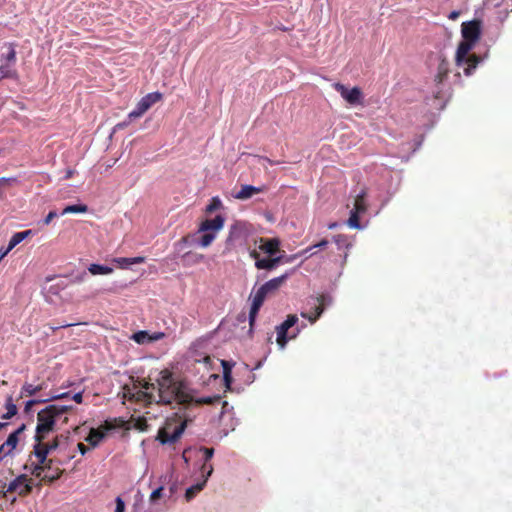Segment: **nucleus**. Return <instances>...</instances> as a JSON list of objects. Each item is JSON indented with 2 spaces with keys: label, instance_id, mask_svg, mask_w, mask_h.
<instances>
[{
  "label": "nucleus",
  "instance_id": "1",
  "mask_svg": "<svg viewBox=\"0 0 512 512\" xmlns=\"http://www.w3.org/2000/svg\"><path fill=\"white\" fill-rule=\"evenodd\" d=\"M182 382L176 381L173 373L164 369L160 371L157 378V392L158 400L152 393H146V397L150 401H155L157 404L172 406L174 403L181 406H188L192 402V397L188 395Z\"/></svg>",
  "mask_w": 512,
  "mask_h": 512
},
{
  "label": "nucleus",
  "instance_id": "2",
  "mask_svg": "<svg viewBox=\"0 0 512 512\" xmlns=\"http://www.w3.org/2000/svg\"><path fill=\"white\" fill-rule=\"evenodd\" d=\"M72 408L71 405L51 404L40 410L37 414L35 442L43 441L50 432L54 431L57 420Z\"/></svg>",
  "mask_w": 512,
  "mask_h": 512
},
{
  "label": "nucleus",
  "instance_id": "3",
  "mask_svg": "<svg viewBox=\"0 0 512 512\" xmlns=\"http://www.w3.org/2000/svg\"><path fill=\"white\" fill-rule=\"evenodd\" d=\"M252 234L253 226L249 222L243 220L235 221L229 228V233L225 240L224 253L230 252L238 246L246 245Z\"/></svg>",
  "mask_w": 512,
  "mask_h": 512
},
{
  "label": "nucleus",
  "instance_id": "4",
  "mask_svg": "<svg viewBox=\"0 0 512 512\" xmlns=\"http://www.w3.org/2000/svg\"><path fill=\"white\" fill-rule=\"evenodd\" d=\"M474 42L463 39L456 51L455 61L457 66H463L467 64V67L464 68V74L466 76H470L474 73L477 66L482 62V59L476 55H469V52L474 46Z\"/></svg>",
  "mask_w": 512,
  "mask_h": 512
},
{
  "label": "nucleus",
  "instance_id": "5",
  "mask_svg": "<svg viewBox=\"0 0 512 512\" xmlns=\"http://www.w3.org/2000/svg\"><path fill=\"white\" fill-rule=\"evenodd\" d=\"M186 428L187 421H183L174 427L172 424L167 423L165 427L158 430L156 440L162 445L174 444L181 438Z\"/></svg>",
  "mask_w": 512,
  "mask_h": 512
},
{
  "label": "nucleus",
  "instance_id": "6",
  "mask_svg": "<svg viewBox=\"0 0 512 512\" xmlns=\"http://www.w3.org/2000/svg\"><path fill=\"white\" fill-rule=\"evenodd\" d=\"M162 96L163 95L158 91L146 94L139 100L136 107L128 114V118L130 120H134L141 117L152 105L160 101Z\"/></svg>",
  "mask_w": 512,
  "mask_h": 512
},
{
  "label": "nucleus",
  "instance_id": "7",
  "mask_svg": "<svg viewBox=\"0 0 512 512\" xmlns=\"http://www.w3.org/2000/svg\"><path fill=\"white\" fill-rule=\"evenodd\" d=\"M312 300L313 306L311 307L310 311L302 312L301 316L308 319L310 323L313 324L322 315L325 306L332 303V297L329 294H322L319 297L313 298Z\"/></svg>",
  "mask_w": 512,
  "mask_h": 512
},
{
  "label": "nucleus",
  "instance_id": "8",
  "mask_svg": "<svg viewBox=\"0 0 512 512\" xmlns=\"http://www.w3.org/2000/svg\"><path fill=\"white\" fill-rule=\"evenodd\" d=\"M33 489L32 480L26 474H21L13 479L8 485L6 490H0L1 496H6L9 492H18L19 495H27Z\"/></svg>",
  "mask_w": 512,
  "mask_h": 512
},
{
  "label": "nucleus",
  "instance_id": "9",
  "mask_svg": "<svg viewBox=\"0 0 512 512\" xmlns=\"http://www.w3.org/2000/svg\"><path fill=\"white\" fill-rule=\"evenodd\" d=\"M49 454L50 452L44 447L43 441L35 442L33 446V455L37 458V461L32 462L29 466L32 475H38V472L42 470L40 466L50 460L48 458Z\"/></svg>",
  "mask_w": 512,
  "mask_h": 512
},
{
  "label": "nucleus",
  "instance_id": "10",
  "mask_svg": "<svg viewBox=\"0 0 512 512\" xmlns=\"http://www.w3.org/2000/svg\"><path fill=\"white\" fill-rule=\"evenodd\" d=\"M56 461L54 459H50L47 463L42 464L40 467L42 470L38 472V475H34L37 478H40L42 481L54 482L58 480L62 474L60 468L56 465Z\"/></svg>",
  "mask_w": 512,
  "mask_h": 512
},
{
  "label": "nucleus",
  "instance_id": "11",
  "mask_svg": "<svg viewBox=\"0 0 512 512\" xmlns=\"http://www.w3.org/2000/svg\"><path fill=\"white\" fill-rule=\"evenodd\" d=\"M334 88L349 104L356 105L361 103L363 94L359 87L349 89L345 85L337 82L334 84Z\"/></svg>",
  "mask_w": 512,
  "mask_h": 512
},
{
  "label": "nucleus",
  "instance_id": "12",
  "mask_svg": "<svg viewBox=\"0 0 512 512\" xmlns=\"http://www.w3.org/2000/svg\"><path fill=\"white\" fill-rule=\"evenodd\" d=\"M462 38L476 43L481 34V23L478 20H472L462 23Z\"/></svg>",
  "mask_w": 512,
  "mask_h": 512
},
{
  "label": "nucleus",
  "instance_id": "13",
  "mask_svg": "<svg viewBox=\"0 0 512 512\" xmlns=\"http://www.w3.org/2000/svg\"><path fill=\"white\" fill-rule=\"evenodd\" d=\"M225 217L221 214L216 215L214 218L205 219L201 222L198 232H214L220 231L224 227Z\"/></svg>",
  "mask_w": 512,
  "mask_h": 512
},
{
  "label": "nucleus",
  "instance_id": "14",
  "mask_svg": "<svg viewBox=\"0 0 512 512\" xmlns=\"http://www.w3.org/2000/svg\"><path fill=\"white\" fill-rule=\"evenodd\" d=\"M270 257L271 258L257 259V261L255 262V267L259 270L272 271L276 267H278V265L280 263L290 261V258H285V256H283V255L276 256V257L270 256Z\"/></svg>",
  "mask_w": 512,
  "mask_h": 512
},
{
  "label": "nucleus",
  "instance_id": "15",
  "mask_svg": "<svg viewBox=\"0 0 512 512\" xmlns=\"http://www.w3.org/2000/svg\"><path fill=\"white\" fill-rule=\"evenodd\" d=\"M305 327H306V324L304 322L300 326L297 325L295 332H293V334L290 337H288V329H286L281 324L279 326H277L276 327V331H277L276 341H277V344L279 345L280 349H284L288 340L295 338L300 333V331Z\"/></svg>",
  "mask_w": 512,
  "mask_h": 512
},
{
  "label": "nucleus",
  "instance_id": "16",
  "mask_svg": "<svg viewBox=\"0 0 512 512\" xmlns=\"http://www.w3.org/2000/svg\"><path fill=\"white\" fill-rule=\"evenodd\" d=\"M366 211V207L364 204L360 202V199L357 200L355 204V208L350 211V216L346 222V224L352 229H363V226L360 223L359 214Z\"/></svg>",
  "mask_w": 512,
  "mask_h": 512
},
{
  "label": "nucleus",
  "instance_id": "17",
  "mask_svg": "<svg viewBox=\"0 0 512 512\" xmlns=\"http://www.w3.org/2000/svg\"><path fill=\"white\" fill-rule=\"evenodd\" d=\"M264 189V186L257 187L254 185L245 184L241 186V189L236 194H234V198L238 200H247L250 199L253 195L263 192Z\"/></svg>",
  "mask_w": 512,
  "mask_h": 512
},
{
  "label": "nucleus",
  "instance_id": "18",
  "mask_svg": "<svg viewBox=\"0 0 512 512\" xmlns=\"http://www.w3.org/2000/svg\"><path fill=\"white\" fill-rule=\"evenodd\" d=\"M223 369V381L224 386L227 390H232L231 386L233 383L232 369L235 366V362L232 360H220Z\"/></svg>",
  "mask_w": 512,
  "mask_h": 512
},
{
  "label": "nucleus",
  "instance_id": "19",
  "mask_svg": "<svg viewBox=\"0 0 512 512\" xmlns=\"http://www.w3.org/2000/svg\"><path fill=\"white\" fill-rule=\"evenodd\" d=\"M261 242L262 245L260 249L269 256H274L280 246V240L278 238H261Z\"/></svg>",
  "mask_w": 512,
  "mask_h": 512
},
{
  "label": "nucleus",
  "instance_id": "20",
  "mask_svg": "<svg viewBox=\"0 0 512 512\" xmlns=\"http://www.w3.org/2000/svg\"><path fill=\"white\" fill-rule=\"evenodd\" d=\"M107 436L106 431H100L95 428H91L88 436L85 438L92 448H96L101 441H103Z\"/></svg>",
  "mask_w": 512,
  "mask_h": 512
},
{
  "label": "nucleus",
  "instance_id": "21",
  "mask_svg": "<svg viewBox=\"0 0 512 512\" xmlns=\"http://www.w3.org/2000/svg\"><path fill=\"white\" fill-rule=\"evenodd\" d=\"M437 73L435 75V81L437 83H441L443 79L447 76L449 72V62L442 58L441 56L437 57Z\"/></svg>",
  "mask_w": 512,
  "mask_h": 512
},
{
  "label": "nucleus",
  "instance_id": "22",
  "mask_svg": "<svg viewBox=\"0 0 512 512\" xmlns=\"http://www.w3.org/2000/svg\"><path fill=\"white\" fill-rule=\"evenodd\" d=\"M290 276L289 272H286L285 274L270 279L269 281L265 282L262 287L266 290L267 293L273 292L284 283V281Z\"/></svg>",
  "mask_w": 512,
  "mask_h": 512
},
{
  "label": "nucleus",
  "instance_id": "23",
  "mask_svg": "<svg viewBox=\"0 0 512 512\" xmlns=\"http://www.w3.org/2000/svg\"><path fill=\"white\" fill-rule=\"evenodd\" d=\"M5 409L6 412L1 416V419L3 420H10L17 414L18 408L16 404H14L12 396H7L5 400Z\"/></svg>",
  "mask_w": 512,
  "mask_h": 512
},
{
  "label": "nucleus",
  "instance_id": "24",
  "mask_svg": "<svg viewBox=\"0 0 512 512\" xmlns=\"http://www.w3.org/2000/svg\"><path fill=\"white\" fill-rule=\"evenodd\" d=\"M92 275H107L113 272V268L103 264L92 263L88 266Z\"/></svg>",
  "mask_w": 512,
  "mask_h": 512
},
{
  "label": "nucleus",
  "instance_id": "25",
  "mask_svg": "<svg viewBox=\"0 0 512 512\" xmlns=\"http://www.w3.org/2000/svg\"><path fill=\"white\" fill-rule=\"evenodd\" d=\"M18 442L19 438H17L16 434L10 433L5 442L0 447H4V450H6V454L13 456V451L17 447Z\"/></svg>",
  "mask_w": 512,
  "mask_h": 512
},
{
  "label": "nucleus",
  "instance_id": "26",
  "mask_svg": "<svg viewBox=\"0 0 512 512\" xmlns=\"http://www.w3.org/2000/svg\"><path fill=\"white\" fill-rule=\"evenodd\" d=\"M204 234L198 239H192L191 242L196 245L206 248L208 247L216 238V234L214 232H203Z\"/></svg>",
  "mask_w": 512,
  "mask_h": 512
},
{
  "label": "nucleus",
  "instance_id": "27",
  "mask_svg": "<svg viewBox=\"0 0 512 512\" xmlns=\"http://www.w3.org/2000/svg\"><path fill=\"white\" fill-rule=\"evenodd\" d=\"M206 485V480H202L200 482H197L196 484L188 487L185 492V499L187 501H191L197 493H199Z\"/></svg>",
  "mask_w": 512,
  "mask_h": 512
},
{
  "label": "nucleus",
  "instance_id": "28",
  "mask_svg": "<svg viewBox=\"0 0 512 512\" xmlns=\"http://www.w3.org/2000/svg\"><path fill=\"white\" fill-rule=\"evenodd\" d=\"M88 211V206L86 204L78 203L67 205L61 212L60 215L65 214H81L86 213Z\"/></svg>",
  "mask_w": 512,
  "mask_h": 512
},
{
  "label": "nucleus",
  "instance_id": "29",
  "mask_svg": "<svg viewBox=\"0 0 512 512\" xmlns=\"http://www.w3.org/2000/svg\"><path fill=\"white\" fill-rule=\"evenodd\" d=\"M260 308H261L260 305H257L254 303L251 304L249 315H248L249 330L247 333H248L249 337H251L253 334V327H254V324H255V321H256V318H257Z\"/></svg>",
  "mask_w": 512,
  "mask_h": 512
},
{
  "label": "nucleus",
  "instance_id": "30",
  "mask_svg": "<svg viewBox=\"0 0 512 512\" xmlns=\"http://www.w3.org/2000/svg\"><path fill=\"white\" fill-rule=\"evenodd\" d=\"M131 339L137 344L150 343V333L146 330H140L132 334Z\"/></svg>",
  "mask_w": 512,
  "mask_h": 512
},
{
  "label": "nucleus",
  "instance_id": "31",
  "mask_svg": "<svg viewBox=\"0 0 512 512\" xmlns=\"http://www.w3.org/2000/svg\"><path fill=\"white\" fill-rule=\"evenodd\" d=\"M333 241L335 242L339 250L349 249L351 247V243H349L348 237L346 235H335L333 237Z\"/></svg>",
  "mask_w": 512,
  "mask_h": 512
},
{
  "label": "nucleus",
  "instance_id": "32",
  "mask_svg": "<svg viewBox=\"0 0 512 512\" xmlns=\"http://www.w3.org/2000/svg\"><path fill=\"white\" fill-rule=\"evenodd\" d=\"M268 294L261 285L253 295L252 303L262 306Z\"/></svg>",
  "mask_w": 512,
  "mask_h": 512
},
{
  "label": "nucleus",
  "instance_id": "33",
  "mask_svg": "<svg viewBox=\"0 0 512 512\" xmlns=\"http://www.w3.org/2000/svg\"><path fill=\"white\" fill-rule=\"evenodd\" d=\"M16 77V70L12 69L9 65L0 66V80L6 78L15 79Z\"/></svg>",
  "mask_w": 512,
  "mask_h": 512
},
{
  "label": "nucleus",
  "instance_id": "34",
  "mask_svg": "<svg viewBox=\"0 0 512 512\" xmlns=\"http://www.w3.org/2000/svg\"><path fill=\"white\" fill-rule=\"evenodd\" d=\"M67 439L68 437L63 435L56 436L50 443H44V447L51 453L59 448L63 440Z\"/></svg>",
  "mask_w": 512,
  "mask_h": 512
},
{
  "label": "nucleus",
  "instance_id": "35",
  "mask_svg": "<svg viewBox=\"0 0 512 512\" xmlns=\"http://www.w3.org/2000/svg\"><path fill=\"white\" fill-rule=\"evenodd\" d=\"M42 389L41 385L34 386L30 383H25L21 388V395L26 394L28 396L36 395Z\"/></svg>",
  "mask_w": 512,
  "mask_h": 512
},
{
  "label": "nucleus",
  "instance_id": "36",
  "mask_svg": "<svg viewBox=\"0 0 512 512\" xmlns=\"http://www.w3.org/2000/svg\"><path fill=\"white\" fill-rule=\"evenodd\" d=\"M222 208V201L218 196L212 197L209 204L206 206V213H213Z\"/></svg>",
  "mask_w": 512,
  "mask_h": 512
},
{
  "label": "nucleus",
  "instance_id": "37",
  "mask_svg": "<svg viewBox=\"0 0 512 512\" xmlns=\"http://www.w3.org/2000/svg\"><path fill=\"white\" fill-rule=\"evenodd\" d=\"M47 402H48L47 399H30L25 402L24 412L26 414H29L32 411V407H35L36 404H42V403H47Z\"/></svg>",
  "mask_w": 512,
  "mask_h": 512
},
{
  "label": "nucleus",
  "instance_id": "38",
  "mask_svg": "<svg viewBox=\"0 0 512 512\" xmlns=\"http://www.w3.org/2000/svg\"><path fill=\"white\" fill-rule=\"evenodd\" d=\"M298 324V317L297 315L291 314L288 315L287 318L281 323L286 329H291L292 327L296 326Z\"/></svg>",
  "mask_w": 512,
  "mask_h": 512
},
{
  "label": "nucleus",
  "instance_id": "39",
  "mask_svg": "<svg viewBox=\"0 0 512 512\" xmlns=\"http://www.w3.org/2000/svg\"><path fill=\"white\" fill-rule=\"evenodd\" d=\"M113 262L116 263L121 269H128L131 267V261L128 257L114 258Z\"/></svg>",
  "mask_w": 512,
  "mask_h": 512
},
{
  "label": "nucleus",
  "instance_id": "40",
  "mask_svg": "<svg viewBox=\"0 0 512 512\" xmlns=\"http://www.w3.org/2000/svg\"><path fill=\"white\" fill-rule=\"evenodd\" d=\"M3 58L7 62H15L16 61V51L12 43H9L8 45V52L3 55Z\"/></svg>",
  "mask_w": 512,
  "mask_h": 512
},
{
  "label": "nucleus",
  "instance_id": "41",
  "mask_svg": "<svg viewBox=\"0 0 512 512\" xmlns=\"http://www.w3.org/2000/svg\"><path fill=\"white\" fill-rule=\"evenodd\" d=\"M201 473H202V477H203L202 480H206V482H207L209 477L213 473V466L207 465V462H204L203 465L201 466Z\"/></svg>",
  "mask_w": 512,
  "mask_h": 512
},
{
  "label": "nucleus",
  "instance_id": "42",
  "mask_svg": "<svg viewBox=\"0 0 512 512\" xmlns=\"http://www.w3.org/2000/svg\"><path fill=\"white\" fill-rule=\"evenodd\" d=\"M163 491V486H159L158 488L154 489L150 494V502L155 503L158 499H160L163 496Z\"/></svg>",
  "mask_w": 512,
  "mask_h": 512
},
{
  "label": "nucleus",
  "instance_id": "43",
  "mask_svg": "<svg viewBox=\"0 0 512 512\" xmlns=\"http://www.w3.org/2000/svg\"><path fill=\"white\" fill-rule=\"evenodd\" d=\"M22 241H24L22 235L20 234V232H16L10 238L8 245L10 246V248H15Z\"/></svg>",
  "mask_w": 512,
  "mask_h": 512
},
{
  "label": "nucleus",
  "instance_id": "44",
  "mask_svg": "<svg viewBox=\"0 0 512 512\" xmlns=\"http://www.w3.org/2000/svg\"><path fill=\"white\" fill-rule=\"evenodd\" d=\"M199 451L203 453L204 455V462H208L214 455V449L213 448H208V447H205V446H201L199 448Z\"/></svg>",
  "mask_w": 512,
  "mask_h": 512
},
{
  "label": "nucleus",
  "instance_id": "45",
  "mask_svg": "<svg viewBox=\"0 0 512 512\" xmlns=\"http://www.w3.org/2000/svg\"><path fill=\"white\" fill-rule=\"evenodd\" d=\"M115 512H125V502L121 496L115 498Z\"/></svg>",
  "mask_w": 512,
  "mask_h": 512
},
{
  "label": "nucleus",
  "instance_id": "46",
  "mask_svg": "<svg viewBox=\"0 0 512 512\" xmlns=\"http://www.w3.org/2000/svg\"><path fill=\"white\" fill-rule=\"evenodd\" d=\"M182 258L185 260V259H189V260H192L194 262H197L199 260H202L203 259V255H198V254H194V253H191V252H186L184 253V255L182 256Z\"/></svg>",
  "mask_w": 512,
  "mask_h": 512
},
{
  "label": "nucleus",
  "instance_id": "47",
  "mask_svg": "<svg viewBox=\"0 0 512 512\" xmlns=\"http://www.w3.org/2000/svg\"><path fill=\"white\" fill-rule=\"evenodd\" d=\"M58 216L56 211H50L47 216L43 219V224L48 225L51 221Z\"/></svg>",
  "mask_w": 512,
  "mask_h": 512
},
{
  "label": "nucleus",
  "instance_id": "48",
  "mask_svg": "<svg viewBox=\"0 0 512 512\" xmlns=\"http://www.w3.org/2000/svg\"><path fill=\"white\" fill-rule=\"evenodd\" d=\"M189 244H190L189 237H183L180 241H178L176 243V247L179 251H181L184 246L189 245Z\"/></svg>",
  "mask_w": 512,
  "mask_h": 512
},
{
  "label": "nucleus",
  "instance_id": "49",
  "mask_svg": "<svg viewBox=\"0 0 512 512\" xmlns=\"http://www.w3.org/2000/svg\"><path fill=\"white\" fill-rule=\"evenodd\" d=\"M69 396H70L69 392H64L61 394L53 395V396L47 398V400L49 402V401H53V400L65 399V398H68Z\"/></svg>",
  "mask_w": 512,
  "mask_h": 512
},
{
  "label": "nucleus",
  "instance_id": "50",
  "mask_svg": "<svg viewBox=\"0 0 512 512\" xmlns=\"http://www.w3.org/2000/svg\"><path fill=\"white\" fill-rule=\"evenodd\" d=\"M313 250H314V247H313V245H311V246L307 247L306 249H304L303 251H301L300 255H303L306 257H311L316 253Z\"/></svg>",
  "mask_w": 512,
  "mask_h": 512
},
{
  "label": "nucleus",
  "instance_id": "51",
  "mask_svg": "<svg viewBox=\"0 0 512 512\" xmlns=\"http://www.w3.org/2000/svg\"><path fill=\"white\" fill-rule=\"evenodd\" d=\"M164 337L163 332H155L153 334H150V343L158 341Z\"/></svg>",
  "mask_w": 512,
  "mask_h": 512
},
{
  "label": "nucleus",
  "instance_id": "52",
  "mask_svg": "<svg viewBox=\"0 0 512 512\" xmlns=\"http://www.w3.org/2000/svg\"><path fill=\"white\" fill-rule=\"evenodd\" d=\"M328 243H329L328 240L322 239L318 243L314 244L313 247H314V249H316V248L317 249H324V248L327 247Z\"/></svg>",
  "mask_w": 512,
  "mask_h": 512
},
{
  "label": "nucleus",
  "instance_id": "53",
  "mask_svg": "<svg viewBox=\"0 0 512 512\" xmlns=\"http://www.w3.org/2000/svg\"><path fill=\"white\" fill-rule=\"evenodd\" d=\"M143 388L147 391H157V379L155 383H146Z\"/></svg>",
  "mask_w": 512,
  "mask_h": 512
},
{
  "label": "nucleus",
  "instance_id": "54",
  "mask_svg": "<svg viewBox=\"0 0 512 512\" xmlns=\"http://www.w3.org/2000/svg\"><path fill=\"white\" fill-rule=\"evenodd\" d=\"M72 399L78 403V404H81L83 402V392L80 391V392H77L75 393L73 396H72Z\"/></svg>",
  "mask_w": 512,
  "mask_h": 512
},
{
  "label": "nucleus",
  "instance_id": "55",
  "mask_svg": "<svg viewBox=\"0 0 512 512\" xmlns=\"http://www.w3.org/2000/svg\"><path fill=\"white\" fill-rule=\"evenodd\" d=\"M130 261H131V266L134 264H140V263L145 262V257H142V256L131 257Z\"/></svg>",
  "mask_w": 512,
  "mask_h": 512
},
{
  "label": "nucleus",
  "instance_id": "56",
  "mask_svg": "<svg viewBox=\"0 0 512 512\" xmlns=\"http://www.w3.org/2000/svg\"><path fill=\"white\" fill-rule=\"evenodd\" d=\"M26 430V424L22 423L16 430L11 432L12 434H16L17 438Z\"/></svg>",
  "mask_w": 512,
  "mask_h": 512
},
{
  "label": "nucleus",
  "instance_id": "57",
  "mask_svg": "<svg viewBox=\"0 0 512 512\" xmlns=\"http://www.w3.org/2000/svg\"><path fill=\"white\" fill-rule=\"evenodd\" d=\"M132 120H130L128 117L126 120L122 121V122H119L116 126H115V129H124L125 127H127L129 125V123L131 122Z\"/></svg>",
  "mask_w": 512,
  "mask_h": 512
},
{
  "label": "nucleus",
  "instance_id": "58",
  "mask_svg": "<svg viewBox=\"0 0 512 512\" xmlns=\"http://www.w3.org/2000/svg\"><path fill=\"white\" fill-rule=\"evenodd\" d=\"M13 248L8 245L6 248H0V260L3 259Z\"/></svg>",
  "mask_w": 512,
  "mask_h": 512
},
{
  "label": "nucleus",
  "instance_id": "59",
  "mask_svg": "<svg viewBox=\"0 0 512 512\" xmlns=\"http://www.w3.org/2000/svg\"><path fill=\"white\" fill-rule=\"evenodd\" d=\"M77 447L82 455H85L89 451V447L85 446L83 443H78Z\"/></svg>",
  "mask_w": 512,
  "mask_h": 512
},
{
  "label": "nucleus",
  "instance_id": "60",
  "mask_svg": "<svg viewBox=\"0 0 512 512\" xmlns=\"http://www.w3.org/2000/svg\"><path fill=\"white\" fill-rule=\"evenodd\" d=\"M20 234L22 235L23 240L27 239L29 236L34 235V231L31 229L20 231Z\"/></svg>",
  "mask_w": 512,
  "mask_h": 512
},
{
  "label": "nucleus",
  "instance_id": "61",
  "mask_svg": "<svg viewBox=\"0 0 512 512\" xmlns=\"http://www.w3.org/2000/svg\"><path fill=\"white\" fill-rule=\"evenodd\" d=\"M459 15H460V12H459V11H457V10H453V11H451V12L449 13L448 18H449L450 20H456V19L459 17Z\"/></svg>",
  "mask_w": 512,
  "mask_h": 512
},
{
  "label": "nucleus",
  "instance_id": "62",
  "mask_svg": "<svg viewBox=\"0 0 512 512\" xmlns=\"http://www.w3.org/2000/svg\"><path fill=\"white\" fill-rule=\"evenodd\" d=\"M262 365H263V361H259V362L256 364V366H255L254 368L250 369V368H249V365L244 364V369H245V370H249V371L257 370V369H259Z\"/></svg>",
  "mask_w": 512,
  "mask_h": 512
},
{
  "label": "nucleus",
  "instance_id": "63",
  "mask_svg": "<svg viewBox=\"0 0 512 512\" xmlns=\"http://www.w3.org/2000/svg\"><path fill=\"white\" fill-rule=\"evenodd\" d=\"M212 361L213 360L209 356H205L202 360H199V362H203L206 366H210Z\"/></svg>",
  "mask_w": 512,
  "mask_h": 512
},
{
  "label": "nucleus",
  "instance_id": "64",
  "mask_svg": "<svg viewBox=\"0 0 512 512\" xmlns=\"http://www.w3.org/2000/svg\"><path fill=\"white\" fill-rule=\"evenodd\" d=\"M249 254H250V257H251V258L255 259V262L257 261V259H261V258L259 257V253H258L256 250H252V251H250V253H249Z\"/></svg>",
  "mask_w": 512,
  "mask_h": 512
}]
</instances>
